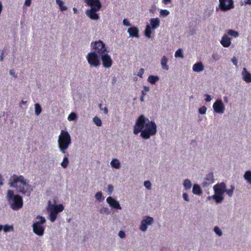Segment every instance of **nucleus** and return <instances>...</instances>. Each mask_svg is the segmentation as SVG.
I'll use <instances>...</instances> for the list:
<instances>
[{
  "label": "nucleus",
  "mask_w": 251,
  "mask_h": 251,
  "mask_svg": "<svg viewBox=\"0 0 251 251\" xmlns=\"http://www.w3.org/2000/svg\"><path fill=\"white\" fill-rule=\"evenodd\" d=\"M91 45L93 50V52H95L99 56L108 52L105 44L101 40L93 42L91 43Z\"/></svg>",
  "instance_id": "nucleus-5"
},
{
  "label": "nucleus",
  "mask_w": 251,
  "mask_h": 251,
  "mask_svg": "<svg viewBox=\"0 0 251 251\" xmlns=\"http://www.w3.org/2000/svg\"><path fill=\"white\" fill-rule=\"evenodd\" d=\"M102 104H100L99 105V107H100V109H101V110H102V109H103L102 108Z\"/></svg>",
  "instance_id": "nucleus-64"
},
{
  "label": "nucleus",
  "mask_w": 251,
  "mask_h": 251,
  "mask_svg": "<svg viewBox=\"0 0 251 251\" xmlns=\"http://www.w3.org/2000/svg\"><path fill=\"white\" fill-rule=\"evenodd\" d=\"M76 118V115L75 113L72 112L68 116V119L69 121H74Z\"/></svg>",
  "instance_id": "nucleus-40"
},
{
  "label": "nucleus",
  "mask_w": 251,
  "mask_h": 251,
  "mask_svg": "<svg viewBox=\"0 0 251 251\" xmlns=\"http://www.w3.org/2000/svg\"><path fill=\"white\" fill-rule=\"evenodd\" d=\"M151 26L149 25H147L146 26L145 31V34L146 36H147L148 38H150L151 37Z\"/></svg>",
  "instance_id": "nucleus-28"
},
{
  "label": "nucleus",
  "mask_w": 251,
  "mask_h": 251,
  "mask_svg": "<svg viewBox=\"0 0 251 251\" xmlns=\"http://www.w3.org/2000/svg\"><path fill=\"white\" fill-rule=\"evenodd\" d=\"M111 165L112 167L115 169H119L120 167V162L117 159H113L111 162Z\"/></svg>",
  "instance_id": "nucleus-25"
},
{
  "label": "nucleus",
  "mask_w": 251,
  "mask_h": 251,
  "mask_svg": "<svg viewBox=\"0 0 251 251\" xmlns=\"http://www.w3.org/2000/svg\"><path fill=\"white\" fill-rule=\"evenodd\" d=\"M213 176L212 173L209 174L206 177V179L208 181V183H212L213 182Z\"/></svg>",
  "instance_id": "nucleus-39"
},
{
  "label": "nucleus",
  "mask_w": 251,
  "mask_h": 251,
  "mask_svg": "<svg viewBox=\"0 0 251 251\" xmlns=\"http://www.w3.org/2000/svg\"><path fill=\"white\" fill-rule=\"evenodd\" d=\"M102 110L104 111V113L105 114H107L108 113V109L106 107H104Z\"/></svg>",
  "instance_id": "nucleus-59"
},
{
  "label": "nucleus",
  "mask_w": 251,
  "mask_h": 251,
  "mask_svg": "<svg viewBox=\"0 0 251 251\" xmlns=\"http://www.w3.org/2000/svg\"><path fill=\"white\" fill-rule=\"evenodd\" d=\"M51 209L53 211L56 212L57 213H58L59 212H62L64 210V206L61 204L52 205Z\"/></svg>",
  "instance_id": "nucleus-22"
},
{
  "label": "nucleus",
  "mask_w": 251,
  "mask_h": 251,
  "mask_svg": "<svg viewBox=\"0 0 251 251\" xmlns=\"http://www.w3.org/2000/svg\"><path fill=\"white\" fill-rule=\"evenodd\" d=\"M146 95V93H144V91H142V95H141V96L140 97V100L141 101H143L144 100V98L145 97V96Z\"/></svg>",
  "instance_id": "nucleus-54"
},
{
  "label": "nucleus",
  "mask_w": 251,
  "mask_h": 251,
  "mask_svg": "<svg viewBox=\"0 0 251 251\" xmlns=\"http://www.w3.org/2000/svg\"><path fill=\"white\" fill-rule=\"evenodd\" d=\"M90 6L91 8L86 11V14L92 20H98L100 17L99 15L96 12L100 10L102 6Z\"/></svg>",
  "instance_id": "nucleus-9"
},
{
  "label": "nucleus",
  "mask_w": 251,
  "mask_h": 251,
  "mask_svg": "<svg viewBox=\"0 0 251 251\" xmlns=\"http://www.w3.org/2000/svg\"><path fill=\"white\" fill-rule=\"evenodd\" d=\"M69 164V160L68 157L65 156L63 160V161L62 162L61 165L62 167L64 168H66L68 165Z\"/></svg>",
  "instance_id": "nucleus-30"
},
{
  "label": "nucleus",
  "mask_w": 251,
  "mask_h": 251,
  "mask_svg": "<svg viewBox=\"0 0 251 251\" xmlns=\"http://www.w3.org/2000/svg\"><path fill=\"white\" fill-rule=\"evenodd\" d=\"M242 75L243 79L247 83L251 82V74L247 71L246 68L243 69Z\"/></svg>",
  "instance_id": "nucleus-15"
},
{
  "label": "nucleus",
  "mask_w": 251,
  "mask_h": 251,
  "mask_svg": "<svg viewBox=\"0 0 251 251\" xmlns=\"http://www.w3.org/2000/svg\"><path fill=\"white\" fill-rule=\"evenodd\" d=\"M171 2V0H163V2L166 4L170 3Z\"/></svg>",
  "instance_id": "nucleus-58"
},
{
  "label": "nucleus",
  "mask_w": 251,
  "mask_h": 251,
  "mask_svg": "<svg viewBox=\"0 0 251 251\" xmlns=\"http://www.w3.org/2000/svg\"><path fill=\"white\" fill-rule=\"evenodd\" d=\"M10 186L11 187L15 188L18 192L26 196H29L32 191L31 186L23 176L14 175L12 180L10 182Z\"/></svg>",
  "instance_id": "nucleus-2"
},
{
  "label": "nucleus",
  "mask_w": 251,
  "mask_h": 251,
  "mask_svg": "<svg viewBox=\"0 0 251 251\" xmlns=\"http://www.w3.org/2000/svg\"><path fill=\"white\" fill-rule=\"evenodd\" d=\"M99 55L95 52L91 51L88 53L86 58L88 63L92 66L97 67L100 65Z\"/></svg>",
  "instance_id": "nucleus-8"
},
{
  "label": "nucleus",
  "mask_w": 251,
  "mask_h": 251,
  "mask_svg": "<svg viewBox=\"0 0 251 251\" xmlns=\"http://www.w3.org/2000/svg\"><path fill=\"white\" fill-rule=\"evenodd\" d=\"M183 185L186 189H188L191 188L192 184L190 180L186 179L184 181Z\"/></svg>",
  "instance_id": "nucleus-32"
},
{
  "label": "nucleus",
  "mask_w": 251,
  "mask_h": 251,
  "mask_svg": "<svg viewBox=\"0 0 251 251\" xmlns=\"http://www.w3.org/2000/svg\"><path fill=\"white\" fill-rule=\"evenodd\" d=\"M113 187L112 185H108V194L109 195L111 194L112 192H113Z\"/></svg>",
  "instance_id": "nucleus-47"
},
{
  "label": "nucleus",
  "mask_w": 251,
  "mask_h": 251,
  "mask_svg": "<svg viewBox=\"0 0 251 251\" xmlns=\"http://www.w3.org/2000/svg\"><path fill=\"white\" fill-rule=\"evenodd\" d=\"M57 214L56 212L53 211L52 210L50 209V219L51 222H53L55 221L57 218Z\"/></svg>",
  "instance_id": "nucleus-26"
},
{
  "label": "nucleus",
  "mask_w": 251,
  "mask_h": 251,
  "mask_svg": "<svg viewBox=\"0 0 251 251\" xmlns=\"http://www.w3.org/2000/svg\"><path fill=\"white\" fill-rule=\"evenodd\" d=\"M128 33L130 36L132 37H139V30L136 27H131L128 29Z\"/></svg>",
  "instance_id": "nucleus-17"
},
{
  "label": "nucleus",
  "mask_w": 251,
  "mask_h": 251,
  "mask_svg": "<svg viewBox=\"0 0 251 251\" xmlns=\"http://www.w3.org/2000/svg\"><path fill=\"white\" fill-rule=\"evenodd\" d=\"M175 56L176 57H183L182 50L181 49H178L175 52Z\"/></svg>",
  "instance_id": "nucleus-37"
},
{
  "label": "nucleus",
  "mask_w": 251,
  "mask_h": 251,
  "mask_svg": "<svg viewBox=\"0 0 251 251\" xmlns=\"http://www.w3.org/2000/svg\"><path fill=\"white\" fill-rule=\"evenodd\" d=\"M168 59L165 56H163L161 60V65L162 68L163 70L166 71H168L169 69V66L167 65L168 63Z\"/></svg>",
  "instance_id": "nucleus-20"
},
{
  "label": "nucleus",
  "mask_w": 251,
  "mask_h": 251,
  "mask_svg": "<svg viewBox=\"0 0 251 251\" xmlns=\"http://www.w3.org/2000/svg\"><path fill=\"white\" fill-rule=\"evenodd\" d=\"M144 186L148 189H151V183L150 181H145L144 182Z\"/></svg>",
  "instance_id": "nucleus-45"
},
{
  "label": "nucleus",
  "mask_w": 251,
  "mask_h": 251,
  "mask_svg": "<svg viewBox=\"0 0 251 251\" xmlns=\"http://www.w3.org/2000/svg\"><path fill=\"white\" fill-rule=\"evenodd\" d=\"M151 26L152 29L157 28L160 25V20L158 18H151L150 20Z\"/></svg>",
  "instance_id": "nucleus-18"
},
{
  "label": "nucleus",
  "mask_w": 251,
  "mask_h": 251,
  "mask_svg": "<svg viewBox=\"0 0 251 251\" xmlns=\"http://www.w3.org/2000/svg\"><path fill=\"white\" fill-rule=\"evenodd\" d=\"M10 74L14 77H17V75L15 74V71L14 70H11L10 71Z\"/></svg>",
  "instance_id": "nucleus-52"
},
{
  "label": "nucleus",
  "mask_w": 251,
  "mask_h": 251,
  "mask_svg": "<svg viewBox=\"0 0 251 251\" xmlns=\"http://www.w3.org/2000/svg\"><path fill=\"white\" fill-rule=\"evenodd\" d=\"M3 229L4 231V232H7L10 231V230L13 229V227L12 226H9V225H5L4 226H3Z\"/></svg>",
  "instance_id": "nucleus-41"
},
{
  "label": "nucleus",
  "mask_w": 251,
  "mask_h": 251,
  "mask_svg": "<svg viewBox=\"0 0 251 251\" xmlns=\"http://www.w3.org/2000/svg\"><path fill=\"white\" fill-rule=\"evenodd\" d=\"M88 6H102L100 0H85Z\"/></svg>",
  "instance_id": "nucleus-19"
},
{
  "label": "nucleus",
  "mask_w": 251,
  "mask_h": 251,
  "mask_svg": "<svg viewBox=\"0 0 251 251\" xmlns=\"http://www.w3.org/2000/svg\"><path fill=\"white\" fill-rule=\"evenodd\" d=\"M150 90V88L148 86H144L143 90L142 91H144V93L146 94V92H149Z\"/></svg>",
  "instance_id": "nucleus-53"
},
{
  "label": "nucleus",
  "mask_w": 251,
  "mask_h": 251,
  "mask_svg": "<svg viewBox=\"0 0 251 251\" xmlns=\"http://www.w3.org/2000/svg\"><path fill=\"white\" fill-rule=\"evenodd\" d=\"M95 198L99 201H102L104 199V198L102 197V194L101 191L98 192L95 195Z\"/></svg>",
  "instance_id": "nucleus-35"
},
{
  "label": "nucleus",
  "mask_w": 251,
  "mask_h": 251,
  "mask_svg": "<svg viewBox=\"0 0 251 251\" xmlns=\"http://www.w3.org/2000/svg\"><path fill=\"white\" fill-rule=\"evenodd\" d=\"M204 69V66L201 62L195 64L193 66V70L196 72H200Z\"/></svg>",
  "instance_id": "nucleus-21"
},
{
  "label": "nucleus",
  "mask_w": 251,
  "mask_h": 251,
  "mask_svg": "<svg viewBox=\"0 0 251 251\" xmlns=\"http://www.w3.org/2000/svg\"><path fill=\"white\" fill-rule=\"evenodd\" d=\"M106 201L111 207L116 209H122L119 202L111 197H108L106 199Z\"/></svg>",
  "instance_id": "nucleus-14"
},
{
  "label": "nucleus",
  "mask_w": 251,
  "mask_h": 251,
  "mask_svg": "<svg viewBox=\"0 0 251 251\" xmlns=\"http://www.w3.org/2000/svg\"><path fill=\"white\" fill-rule=\"evenodd\" d=\"M144 69L143 68H141L137 73V75L139 76L140 77L142 78L143 75L144 74Z\"/></svg>",
  "instance_id": "nucleus-46"
},
{
  "label": "nucleus",
  "mask_w": 251,
  "mask_h": 251,
  "mask_svg": "<svg viewBox=\"0 0 251 251\" xmlns=\"http://www.w3.org/2000/svg\"><path fill=\"white\" fill-rule=\"evenodd\" d=\"M207 200H211V199H213V198H212V196H208V197L207 198Z\"/></svg>",
  "instance_id": "nucleus-62"
},
{
  "label": "nucleus",
  "mask_w": 251,
  "mask_h": 251,
  "mask_svg": "<svg viewBox=\"0 0 251 251\" xmlns=\"http://www.w3.org/2000/svg\"><path fill=\"white\" fill-rule=\"evenodd\" d=\"M214 230L219 236H221L222 235V231L218 226H215L214 228Z\"/></svg>",
  "instance_id": "nucleus-44"
},
{
  "label": "nucleus",
  "mask_w": 251,
  "mask_h": 251,
  "mask_svg": "<svg viewBox=\"0 0 251 251\" xmlns=\"http://www.w3.org/2000/svg\"><path fill=\"white\" fill-rule=\"evenodd\" d=\"M244 4L251 5V0H245Z\"/></svg>",
  "instance_id": "nucleus-56"
},
{
  "label": "nucleus",
  "mask_w": 251,
  "mask_h": 251,
  "mask_svg": "<svg viewBox=\"0 0 251 251\" xmlns=\"http://www.w3.org/2000/svg\"><path fill=\"white\" fill-rule=\"evenodd\" d=\"M159 79V77L157 75H151L148 77V81L152 84H155Z\"/></svg>",
  "instance_id": "nucleus-23"
},
{
  "label": "nucleus",
  "mask_w": 251,
  "mask_h": 251,
  "mask_svg": "<svg viewBox=\"0 0 251 251\" xmlns=\"http://www.w3.org/2000/svg\"><path fill=\"white\" fill-rule=\"evenodd\" d=\"M15 195H14L13 191L11 190H9L7 191V197L8 199V202L9 201V200H12L14 197H15Z\"/></svg>",
  "instance_id": "nucleus-36"
},
{
  "label": "nucleus",
  "mask_w": 251,
  "mask_h": 251,
  "mask_svg": "<svg viewBox=\"0 0 251 251\" xmlns=\"http://www.w3.org/2000/svg\"><path fill=\"white\" fill-rule=\"evenodd\" d=\"M193 193L196 195H201L202 190L201 187L198 184H194L193 187Z\"/></svg>",
  "instance_id": "nucleus-24"
},
{
  "label": "nucleus",
  "mask_w": 251,
  "mask_h": 251,
  "mask_svg": "<svg viewBox=\"0 0 251 251\" xmlns=\"http://www.w3.org/2000/svg\"><path fill=\"white\" fill-rule=\"evenodd\" d=\"M58 144L60 151L63 153H65L66 150L71 144V138L68 131L64 130L61 131L58 140Z\"/></svg>",
  "instance_id": "nucleus-3"
},
{
  "label": "nucleus",
  "mask_w": 251,
  "mask_h": 251,
  "mask_svg": "<svg viewBox=\"0 0 251 251\" xmlns=\"http://www.w3.org/2000/svg\"><path fill=\"white\" fill-rule=\"evenodd\" d=\"M3 52H1V54H0V61H2L3 59Z\"/></svg>",
  "instance_id": "nucleus-60"
},
{
  "label": "nucleus",
  "mask_w": 251,
  "mask_h": 251,
  "mask_svg": "<svg viewBox=\"0 0 251 251\" xmlns=\"http://www.w3.org/2000/svg\"><path fill=\"white\" fill-rule=\"evenodd\" d=\"M153 218L150 217H147L145 219L142 221L140 226V229L143 231H145L147 229V226L151 225L153 223Z\"/></svg>",
  "instance_id": "nucleus-13"
},
{
  "label": "nucleus",
  "mask_w": 251,
  "mask_h": 251,
  "mask_svg": "<svg viewBox=\"0 0 251 251\" xmlns=\"http://www.w3.org/2000/svg\"><path fill=\"white\" fill-rule=\"evenodd\" d=\"M206 107L205 106H203L199 109V112L201 114H204L206 111Z\"/></svg>",
  "instance_id": "nucleus-42"
},
{
  "label": "nucleus",
  "mask_w": 251,
  "mask_h": 251,
  "mask_svg": "<svg viewBox=\"0 0 251 251\" xmlns=\"http://www.w3.org/2000/svg\"><path fill=\"white\" fill-rule=\"evenodd\" d=\"M214 111L217 113H223L225 111V107L222 100H217L213 105Z\"/></svg>",
  "instance_id": "nucleus-12"
},
{
  "label": "nucleus",
  "mask_w": 251,
  "mask_h": 251,
  "mask_svg": "<svg viewBox=\"0 0 251 251\" xmlns=\"http://www.w3.org/2000/svg\"><path fill=\"white\" fill-rule=\"evenodd\" d=\"M108 53L107 52L100 56L102 65L105 68H110L113 64V61Z\"/></svg>",
  "instance_id": "nucleus-11"
},
{
  "label": "nucleus",
  "mask_w": 251,
  "mask_h": 251,
  "mask_svg": "<svg viewBox=\"0 0 251 251\" xmlns=\"http://www.w3.org/2000/svg\"><path fill=\"white\" fill-rule=\"evenodd\" d=\"M123 25L126 26H130V24L129 22V21L127 19H124L123 20Z\"/></svg>",
  "instance_id": "nucleus-49"
},
{
  "label": "nucleus",
  "mask_w": 251,
  "mask_h": 251,
  "mask_svg": "<svg viewBox=\"0 0 251 251\" xmlns=\"http://www.w3.org/2000/svg\"><path fill=\"white\" fill-rule=\"evenodd\" d=\"M221 44L224 47H228L231 45V39L225 34L222 38Z\"/></svg>",
  "instance_id": "nucleus-16"
},
{
  "label": "nucleus",
  "mask_w": 251,
  "mask_h": 251,
  "mask_svg": "<svg viewBox=\"0 0 251 251\" xmlns=\"http://www.w3.org/2000/svg\"><path fill=\"white\" fill-rule=\"evenodd\" d=\"M125 233L123 231H120L119 232V236L121 238H123L125 237Z\"/></svg>",
  "instance_id": "nucleus-51"
},
{
  "label": "nucleus",
  "mask_w": 251,
  "mask_h": 251,
  "mask_svg": "<svg viewBox=\"0 0 251 251\" xmlns=\"http://www.w3.org/2000/svg\"><path fill=\"white\" fill-rule=\"evenodd\" d=\"M205 96H206V98L204 100L206 102H209V101H210L211 100V96L210 95H209L208 94H206Z\"/></svg>",
  "instance_id": "nucleus-50"
},
{
  "label": "nucleus",
  "mask_w": 251,
  "mask_h": 251,
  "mask_svg": "<svg viewBox=\"0 0 251 251\" xmlns=\"http://www.w3.org/2000/svg\"><path fill=\"white\" fill-rule=\"evenodd\" d=\"M26 103V101H25L24 100L21 101V104H25Z\"/></svg>",
  "instance_id": "nucleus-63"
},
{
  "label": "nucleus",
  "mask_w": 251,
  "mask_h": 251,
  "mask_svg": "<svg viewBox=\"0 0 251 251\" xmlns=\"http://www.w3.org/2000/svg\"><path fill=\"white\" fill-rule=\"evenodd\" d=\"M73 11L74 13H76L77 11V9L75 7L73 8Z\"/></svg>",
  "instance_id": "nucleus-61"
},
{
  "label": "nucleus",
  "mask_w": 251,
  "mask_h": 251,
  "mask_svg": "<svg viewBox=\"0 0 251 251\" xmlns=\"http://www.w3.org/2000/svg\"><path fill=\"white\" fill-rule=\"evenodd\" d=\"M93 122L97 126H100L101 125V120L97 117H95L93 118Z\"/></svg>",
  "instance_id": "nucleus-38"
},
{
  "label": "nucleus",
  "mask_w": 251,
  "mask_h": 251,
  "mask_svg": "<svg viewBox=\"0 0 251 251\" xmlns=\"http://www.w3.org/2000/svg\"><path fill=\"white\" fill-rule=\"evenodd\" d=\"M219 7L221 11H226L234 7L233 0H219Z\"/></svg>",
  "instance_id": "nucleus-10"
},
{
  "label": "nucleus",
  "mask_w": 251,
  "mask_h": 251,
  "mask_svg": "<svg viewBox=\"0 0 251 251\" xmlns=\"http://www.w3.org/2000/svg\"><path fill=\"white\" fill-rule=\"evenodd\" d=\"M36 219L40 221H36L32 225L33 232L38 236H42L44 233L45 227L42 225L46 223V219L41 216H38Z\"/></svg>",
  "instance_id": "nucleus-6"
},
{
  "label": "nucleus",
  "mask_w": 251,
  "mask_h": 251,
  "mask_svg": "<svg viewBox=\"0 0 251 251\" xmlns=\"http://www.w3.org/2000/svg\"><path fill=\"white\" fill-rule=\"evenodd\" d=\"M244 178L249 183L251 184V171H247L244 175Z\"/></svg>",
  "instance_id": "nucleus-29"
},
{
  "label": "nucleus",
  "mask_w": 251,
  "mask_h": 251,
  "mask_svg": "<svg viewBox=\"0 0 251 251\" xmlns=\"http://www.w3.org/2000/svg\"><path fill=\"white\" fill-rule=\"evenodd\" d=\"M31 0H25V4L26 6H29L31 4Z\"/></svg>",
  "instance_id": "nucleus-55"
},
{
  "label": "nucleus",
  "mask_w": 251,
  "mask_h": 251,
  "mask_svg": "<svg viewBox=\"0 0 251 251\" xmlns=\"http://www.w3.org/2000/svg\"><path fill=\"white\" fill-rule=\"evenodd\" d=\"M227 33L229 35L233 36L234 37H237L239 36V33L237 31L233 30L232 29H229L227 31Z\"/></svg>",
  "instance_id": "nucleus-31"
},
{
  "label": "nucleus",
  "mask_w": 251,
  "mask_h": 251,
  "mask_svg": "<svg viewBox=\"0 0 251 251\" xmlns=\"http://www.w3.org/2000/svg\"><path fill=\"white\" fill-rule=\"evenodd\" d=\"M232 61L233 63L235 65H237V60H236L235 58H233L232 59Z\"/></svg>",
  "instance_id": "nucleus-57"
},
{
  "label": "nucleus",
  "mask_w": 251,
  "mask_h": 251,
  "mask_svg": "<svg viewBox=\"0 0 251 251\" xmlns=\"http://www.w3.org/2000/svg\"><path fill=\"white\" fill-rule=\"evenodd\" d=\"M157 132V126L153 121H150L143 115H140L136 120L133 127V133L135 135L141 133V137L148 139L154 135Z\"/></svg>",
  "instance_id": "nucleus-1"
},
{
  "label": "nucleus",
  "mask_w": 251,
  "mask_h": 251,
  "mask_svg": "<svg viewBox=\"0 0 251 251\" xmlns=\"http://www.w3.org/2000/svg\"><path fill=\"white\" fill-rule=\"evenodd\" d=\"M10 207L14 210H18L23 206V200L21 196L16 195L12 200L8 202Z\"/></svg>",
  "instance_id": "nucleus-7"
},
{
  "label": "nucleus",
  "mask_w": 251,
  "mask_h": 251,
  "mask_svg": "<svg viewBox=\"0 0 251 251\" xmlns=\"http://www.w3.org/2000/svg\"><path fill=\"white\" fill-rule=\"evenodd\" d=\"M214 194L212 198L217 203H221L224 200V194L226 191V185L224 182H221L215 185L213 187Z\"/></svg>",
  "instance_id": "nucleus-4"
},
{
  "label": "nucleus",
  "mask_w": 251,
  "mask_h": 251,
  "mask_svg": "<svg viewBox=\"0 0 251 251\" xmlns=\"http://www.w3.org/2000/svg\"><path fill=\"white\" fill-rule=\"evenodd\" d=\"M41 111H42V109H41V106L38 103L35 104V114L37 115H39L41 113Z\"/></svg>",
  "instance_id": "nucleus-33"
},
{
  "label": "nucleus",
  "mask_w": 251,
  "mask_h": 251,
  "mask_svg": "<svg viewBox=\"0 0 251 251\" xmlns=\"http://www.w3.org/2000/svg\"><path fill=\"white\" fill-rule=\"evenodd\" d=\"M230 187H231L230 189H229L228 190L226 189V191L225 192L226 193V194L230 197H231L232 196L233 191L235 188V187L233 185H231Z\"/></svg>",
  "instance_id": "nucleus-34"
},
{
  "label": "nucleus",
  "mask_w": 251,
  "mask_h": 251,
  "mask_svg": "<svg viewBox=\"0 0 251 251\" xmlns=\"http://www.w3.org/2000/svg\"><path fill=\"white\" fill-rule=\"evenodd\" d=\"M56 3L59 5L61 11H63L67 9L66 6H64L63 2L61 0H56Z\"/></svg>",
  "instance_id": "nucleus-27"
},
{
  "label": "nucleus",
  "mask_w": 251,
  "mask_h": 251,
  "mask_svg": "<svg viewBox=\"0 0 251 251\" xmlns=\"http://www.w3.org/2000/svg\"><path fill=\"white\" fill-rule=\"evenodd\" d=\"M170 13V12L167 10H161L160 12V14L161 15L163 16H167Z\"/></svg>",
  "instance_id": "nucleus-43"
},
{
  "label": "nucleus",
  "mask_w": 251,
  "mask_h": 251,
  "mask_svg": "<svg viewBox=\"0 0 251 251\" xmlns=\"http://www.w3.org/2000/svg\"><path fill=\"white\" fill-rule=\"evenodd\" d=\"M183 198L184 199V200L187 201H189V197H188V195L186 193H184L183 194Z\"/></svg>",
  "instance_id": "nucleus-48"
}]
</instances>
